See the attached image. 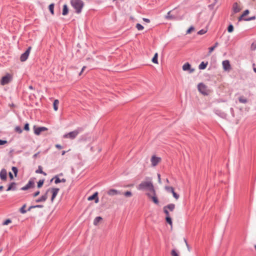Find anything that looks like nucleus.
<instances>
[{
  "label": "nucleus",
  "instance_id": "nucleus-63",
  "mask_svg": "<svg viewBox=\"0 0 256 256\" xmlns=\"http://www.w3.org/2000/svg\"><path fill=\"white\" fill-rule=\"evenodd\" d=\"M29 88L31 89V90H32L33 89L32 86H29Z\"/></svg>",
  "mask_w": 256,
  "mask_h": 256
},
{
  "label": "nucleus",
  "instance_id": "nucleus-24",
  "mask_svg": "<svg viewBox=\"0 0 256 256\" xmlns=\"http://www.w3.org/2000/svg\"><path fill=\"white\" fill-rule=\"evenodd\" d=\"M214 112L216 114L220 116L222 118H225L226 116V114L224 113V112H221L219 110H215Z\"/></svg>",
  "mask_w": 256,
  "mask_h": 256
},
{
  "label": "nucleus",
  "instance_id": "nucleus-27",
  "mask_svg": "<svg viewBox=\"0 0 256 256\" xmlns=\"http://www.w3.org/2000/svg\"><path fill=\"white\" fill-rule=\"evenodd\" d=\"M218 43L216 42L213 46L210 47L208 48V54H210L211 52L214 50L218 46Z\"/></svg>",
  "mask_w": 256,
  "mask_h": 256
},
{
  "label": "nucleus",
  "instance_id": "nucleus-19",
  "mask_svg": "<svg viewBox=\"0 0 256 256\" xmlns=\"http://www.w3.org/2000/svg\"><path fill=\"white\" fill-rule=\"evenodd\" d=\"M16 182H11L9 184V186L6 190V191L16 190Z\"/></svg>",
  "mask_w": 256,
  "mask_h": 256
},
{
  "label": "nucleus",
  "instance_id": "nucleus-18",
  "mask_svg": "<svg viewBox=\"0 0 256 256\" xmlns=\"http://www.w3.org/2000/svg\"><path fill=\"white\" fill-rule=\"evenodd\" d=\"M256 16H253L252 17H250L248 18H244V16H242V14L238 18V21H241L242 20H245V21H250L252 20H254L256 19Z\"/></svg>",
  "mask_w": 256,
  "mask_h": 256
},
{
  "label": "nucleus",
  "instance_id": "nucleus-30",
  "mask_svg": "<svg viewBox=\"0 0 256 256\" xmlns=\"http://www.w3.org/2000/svg\"><path fill=\"white\" fill-rule=\"evenodd\" d=\"M207 65H208V62L204 63V62H202L199 65L198 68L200 70H204L206 68Z\"/></svg>",
  "mask_w": 256,
  "mask_h": 256
},
{
  "label": "nucleus",
  "instance_id": "nucleus-60",
  "mask_svg": "<svg viewBox=\"0 0 256 256\" xmlns=\"http://www.w3.org/2000/svg\"><path fill=\"white\" fill-rule=\"evenodd\" d=\"M56 148H57L58 149H62V146L60 145V144H56Z\"/></svg>",
  "mask_w": 256,
  "mask_h": 256
},
{
  "label": "nucleus",
  "instance_id": "nucleus-32",
  "mask_svg": "<svg viewBox=\"0 0 256 256\" xmlns=\"http://www.w3.org/2000/svg\"><path fill=\"white\" fill-rule=\"evenodd\" d=\"M54 4H50L48 8L50 13L53 15L54 14Z\"/></svg>",
  "mask_w": 256,
  "mask_h": 256
},
{
  "label": "nucleus",
  "instance_id": "nucleus-14",
  "mask_svg": "<svg viewBox=\"0 0 256 256\" xmlns=\"http://www.w3.org/2000/svg\"><path fill=\"white\" fill-rule=\"evenodd\" d=\"M7 178V172L6 170L3 168L0 172V178L2 180H6Z\"/></svg>",
  "mask_w": 256,
  "mask_h": 256
},
{
  "label": "nucleus",
  "instance_id": "nucleus-52",
  "mask_svg": "<svg viewBox=\"0 0 256 256\" xmlns=\"http://www.w3.org/2000/svg\"><path fill=\"white\" fill-rule=\"evenodd\" d=\"M194 30V28L193 26H190L186 32L187 34L190 33L192 30Z\"/></svg>",
  "mask_w": 256,
  "mask_h": 256
},
{
  "label": "nucleus",
  "instance_id": "nucleus-43",
  "mask_svg": "<svg viewBox=\"0 0 256 256\" xmlns=\"http://www.w3.org/2000/svg\"><path fill=\"white\" fill-rule=\"evenodd\" d=\"M124 196L126 197H130L132 196V194L130 191H127L124 194Z\"/></svg>",
  "mask_w": 256,
  "mask_h": 256
},
{
  "label": "nucleus",
  "instance_id": "nucleus-23",
  "mask_svg": "<svg viewBox=\"0 0 256 256\" xmlns=\"http://www.w3.org/2000/svg\"><path fill=\"white\" fill-rule=\"evenodd\" d=\"M54 178L55 179V180H54V182L56 184H58L60 182H66V180L65 178H62V179H60L58 178V177L57 176H56Z\"/></svg>",
  "mask_w": 256,
  "mask_h": 256
},
{
  "label": "nucleus",
  "instance_id": "nucleus-35",
  "mask_svg": "<svg viewBox=\"0 0 256 256\" xmlns=\"http://www.w3.org/2000/svg\"><path fill=\"white\" fill-rule=\"evenodd\" d=\"M158 54L157 53H156L154 55V56L153 57V58L152 59V62L154 63V64L158 63Z\"/></svg>",
  "mask_w": 256,
  "mask_h": 256
},
{
  "label": "nucleus",
  "instance_id": "nucleus-57",
  "mask_svg": "<svg viewBox=\"0 0 256 256\" xmlns=\"http://www.w3.org/2000/svg\"><path fill=\"white\" fill-rule=\"evenodd\" d=\"M143 20L144 21L146 22H150V20L148 18H143Z\"/></svg>",
  "mask_w": 256,
  "mask_h": 256
},
{
  "label": "nucleus",
  "instance_id": "nucleus-61",
  "mask_svg": "<svg viewBox=\"0 0 256 256\" xmlns=\"http://www.w3.org/2000/svg\"><path fill=\"white\" fill-rule=\"evenodd\" d=\"M38 154H39V152H38V153H36V154H34V155L33 157H34V158H36Z\"/></svg>",
  "mask_w": 256,
  "mask_h": 256
},
{
  "label": "nucleus",
  "instance_id": "nucleus-22",
  "mask_svg": "<svg viewBox=\"0 0 256 256\" xmlns=\"http://www.w3.org/2000/svg\"><path fill=\"white\" fill-rule=\"evenodd\" d=\"M175 204H168L167 206H164V208L166 209L167 210H169L170 212H172L175 208Z\"/></svg>",
  "mask_w": 256,
  "mask_h": 256
},
{
  "label": "nucleus",
  "instance_id": "nucleus-55",
  "mask_svg": "<svg viewBox=\"0 0 256 256\" xmlns=\"http://www.w3.org/2000/svg\"><path fill=\"white\" fill-rule=\"evenodd\" d=\"M8 175H9V176H10V180H12L14 178L13 175L11 172H9Z\"/></svg>",
  "mask_w": 256,
  "mask_h": 256
},
{
  "label": "nucleus",
  "instance_id": "nucleus-51",
  "mask_svg": "<svg viewBox=\"0 0 256 256\" xmlns=\"http://www.w3.org/2000/svg\"><path fill=\"white\" fill-rule=\"evenodd\" d=\"M249 13H250V11H249V10H245L244 12H243V14H242V16H244H244H246V15H248Z\"/></svg>",
  "mask_w": 256,
  "mask_h": 256
},
{
  "label": "nucleus",
  "instance_id": "nucleus-26",
  "mask_svg": "<svg viewBox=\"0 0 256 256\" xmlns=\"http://www.w3.org/2000/svg\"><path fill=\"white\" fill-rule=\"evenodd\" d=\"M59 104V101L58 100H55L54 102L53 106L54 109L55 111L58 110V105Z\"/></svg>",
  "mask_w": 256,
  "mask_h": 256
},
{
  "label": "nucleus",
  "instance_id": "nucleus-15",
  "mask_svg": "<svg viewBox=\"0 0 256 256\" xmlns=\"http://www.w3.org/2000/svg\"><path fill=\"white\" fill-rule=\"evenodd\" d=\"M222 66L225 70H228L230 69V65L228 60L222 62Z\"/></svg>",
  "mask_w": 256,
  "mask_h": 256
},
{
  "label": "nucleus",
  "instance_id": "nucleus-25",
  "mask_svg": "<svg viewBox=\"0 0 256 256\" xmlns=\"http://www.w3.org/2000/svg\"><path fill=\"white\" fill-rule=\"evenodd\" d=\"M102 220V218L100 216L96 217L94 220V224L95 226H97L98 224Z\"/></svg>",
  "mask_w": 256,
  "mask_h": 256
},
{
  "label": "nucleus",
  "instance_id": "nucleus-33",
  "mask_svg": "<svg viewBox=\"0 0 256 256\" xmlns=\"http://www.w3.org/2000/svg\"><path fill=\"white\" fill-rule=\"evenodd\" d=\"M238 100L242 104H246L248 100L246 98H244V96H240L238 98Z\"/></svg>",
  "mask_w": 256,
  "mask_h": 256
},
{
  "label": "nucleus",
  "instance_id": "nucleus-48",
  "mask_svg": "<svg viewBox=\"0 0 256 256\" xmlns=\"http://www.w3.org/2000/svg\"><path fill=\"white\" fill-rule=\"evenodd\" d=\"M206 32V30H201L198 32V34L200 35H202L204 34Z\"/></svg>",
  "mask_w": 256,
  "mask_h": 256
},
{
  "label": "nucleus",
  "instance_id": "nucleus-11",
  "mask_svg": "<svg viewBox=\"0 0 256 256\" xmlns=\"http://www.w3.org/2000/svg\"><path fill=\"white\" fill-rule=\"evenodd\" d=\"M34 133L36 135H39L42 132L46 131L48 129L46 127H36V126H34Z\"/></svg>",
  "mask_w": 256,
  "mask_h": 256
},
{
  "label": "nucleus",
  "instance_id": "nucleus-2",
  "mask_svg": "<svg viewBox=\"0 0 256 256\" xmlns=\"http://www.w3.org/2000/svg\"><path fill=\"white\" fill-rule=\"evenodd\" d=\"M70 4L77 14L81 12L84 6V2L82 0H71Z\"/></svg>",
  "mask_w": 256,
  "mask_h": 256
},
{
  "label": "nucleus",
  "instance_id": "nucleus-5",
  "mask_svg": "<svg viewBox=\"0 0 256 256\" xmlns=\"http://www.w3.org/2000/svg\"><path fill=\"white\" fill-rule=\"evenodd\" d=\"M12 80V76L9 74H7L5 76H3L0 81L2 85H6L8 84Z\"/></svg>",
  "mask_w": 256,
  "mask_h": 256
},
{
  "label": "nucleus",
  "instance_id": "nucleus-8",
  "mask_svg": "<svg viewBox=\"0 0 256 256\" xmlns=\"http://www.w3.org/2000/svg\"><path fill=\"white\" fill-rule=\"evenodd\" d=\"M47 190H48V192H50L52 193L51 201L52 202L54 201V199L56 197V196H57V194L60 190V189L58 188H48Z\"/></svg>",
  "mask_w": 256,
  "mask_h": 256
},
{
  "label": "nucleus",
  "instance_id": "nucleus-9",
  "mask_svg": "<svg viewBox=\"0 0 256 256\" xmlns=\"http://www.w3.org/2000/svg\"><path fill=\"white\" fill-rule=\"evenodd\" d=\"M34 186V182L33 180H30L28 183L24 186L22 187L20 190H26Z\"/></svg>",
  "mask_w": 256,
  "mask_h": 256
},
{
  "label": "nucleus",
  "instance_id": "nucleus-46",
  "mask_svg": "<svg viewBox=\"0 0 256 256\" xmlns=\"http://www.w3.org/2000/svg\"><path fill=\"white\" fill-rule=\"evenodd\" d=\"M163 210H164V213L166 215V217L170 216V214L169 212L168 211V210H167L166 209L164 208H163Z\"/></svg>",
  "mask_w": 256,
  "mask_h": 256
},
{
  "label": "nucleus",
  "instance_id": "nucleus-39",
  "mask_svg": "<svg viewBox=\"0 0 256 256\" xmlns=\"http://www.w3.org/2000/svg\"><path fill=\"white\" fill-rule=\"evenodd\" d=\"M228 32H232L234 31V26L232 24L228 26Z\"/></svg>",
  "mask_w": 256,
  "mask_h": 256
},
{
  "label": "nucleus",
  "instance_id": "nucleus-20",
  "mask_svg": "<svg viewBox=\"0 0 256 256\" xmlns=\"http://www.w3.org/2000/svg\"><path fill=\"white\" fill-rule=\"evenodd\" d=\"M108 194L110 196H114L121 194L120 191L114 189H111L109 190L108 192Z\"/></svg>",
  "mask_w": 256,
  "mask_h": 256
},
{
  "label": "nucleus",
  "instance_id": "nucleus-34",
  "mask_svg": "<svg viewBox=\"0 0 256 256\" xmlns=\"http://www.w3.org/2000/svg\"><path fill=\"white\" fill-rule=\"evenodd\" d=\"M43 207H44V206L43 205H40V204L36 205V206H30L29 207V208H28V210L30 211V210L31 209L34 208H42Z\"/></svg>",
  "mask_w": 256,
  "mask_h": 256
},
{
  "label": "nucleus",
  "instance_id": "nucleus-28",
  "mask_svg": "<svg viewBox=\"0 0 256 256\" xmlns=\"http://www.w3.org/2000/svg\"><path fill=\"white\" fill-rule=\"evenodd\" d=\"M36 173H38V174H42L44 176H46V174L45 172L42 171V167L41 166H38V169L36 171Z\"/></svg>",
  "mask_w": 256,
  "mask_h": 256
},
{
  "label": "nucleus",
  "instance_id": "nucleus-50",
  "mask_svg": "<svg viewBox=\"0 0 256 256\" xmlns=\"http://www.w3.org/2000/svg\"><path fill=\"white\" fill-rule=\"evenodd\" d=\"M24 130L26 131H28L30 130L29 124L28 123L25 124L24 126Z\"/></svg>",
  "mask_w": 256,
  "mask_h": 256
},
{
  "label": "nucleus",
  "instance_id": "nucleus-1",
  "mask_svg": "<svg viewBox=\"0 0 256 256\" xmlns=\"http://www.w3.org/2000/svg\"><path fill=\"white\" fill-rule=\"evenodd\" d=\"M138 189L142 190H148L151 193L154 192V188L151 181L142 182L138 186Z\"/></svg>",
  "mask_w": 256,
  "mask_h": 256
},
{
  "label": "nucleus",
  "instance_id": "nucleus-45",
  "mask_svg": "<svg viewBox=\"0 0 256 256\" xmlns=\"http://www.w3.org/2000/svg\"><path fill=\"white\" fill-rule=\"evenodd\" d=\"M256 49V42H254L251 44V50H254Z\"/></svg>",
  "mask_w": 256,
  "mask_h": 256
},
{
  "label": "nucleus",
  "instance_id": "nucleus-56",
  "mask_svg": "<svg viewBox=\"0 0 256 256\" xmlns=\"http://www.w3.org/2000/svg\"><path fill=\"white\" fill-rule=\"evenodd\" d=\"M158 182L161 183V179H160V174H158Z\"/></svg>",
  "mask_w": 256,
  "mask_h": 256
},
{
  "label": "nucleus",
  "instance_id": "nucleus-31",
  "mask_svg": "<svg viewBox=\"0 0 256 256\" xmlns=\"http://www.w3.org/2000/svg\"><path fill=\"white\" fill-rule=\"evenodd\" d=\"M164 188L168 192H172L174 190V188L172 186H165Z\"/></svg>",
  "mask_w": 256,
  "mask_h": 256
},
{
  "label": "nucleus",
  "instance_id": "nucleus-16",
  "mask_svg": "<svg viewBox=\"0 0 256 256\" xmlns=\"http://www.w3.org/2000/svg\"><path fill=\"white\" fill-rule=\"evenodd\" d=\"M165 18L168 20H177V17L176 16L171 14V11L168 12L167 14L165 16Z\"/></svg>",
  "mask_w": 256,
  "mask_h": 256
},
{
  "label": "nucleus",
  "instance_id": "nucleus-44",
  "mask_svg": "<svg viewBox=\"0 0 256 256\" xmlns=\"http://www.w3.org/2000/svg\"><path fill=\"white\" fill-rule=\"evenodd\" d=\"M172 256H178V254L176 252L175 250H172L171 252Z\"/></svg>",
  "mask_w": 256,
  "mask_h": 256
},
{
  "label": "nucleus",
  "instance_id": "nucleus-59",
  "mask_svg": "<svg viewBox=\"0 0 256 256\" xmlns=\"http://www.w3.org/2000/svg\"><path fill=\"white\" fill-rule=\"evenodd\" d=\"M86 68V66H84L82 67V70H81V72H80V74H82V72H83V71L84 70V69Z\"/></svg>",
  "mask_w": 256,
  "mask_h": 256
},
{
  "label": "nucleus",
  "instance_id": "nucleus-37",
  "mask_svg": "<svg viewBox=\"0 0 256 256\" xmlns=\"http://www.w3.org/2000/svg\"><path fill=\"white\" fill-rule=\"evenodd\" d=\"M166 222L170 225L172 226V220L170 216L166 217Z\"/></svg>",
  "mask_w": 256,
  "mask_h": 256
},
{
  "label": "nucleus",
  "instance_id": "nucleus-40",
  "mask_svg": "<svg viewBox=\"0 0 256 256\" xmlns=\"http://www.w3.org/2000/svg\"><path fill=\"white\" fill-rule=\"evenodd\" d=\"M136 28L138 30H142L144 29V26L140 24H136Z\"/></svg>",
  "mask_w": 256,
  "mask_h": 256
},
{
  "label": "nucleus",
  "instance_id": "nucleus-12",
  "mask_svg": "<svg viewBox=\"0 0 256 256\" xmlns=\"http://www.w3.org/2000/svg\"><path fill=\"white\" fill-rule=\"evenodd\" d=\"M182 70L188 71L189 73H192L194 71V69L191 68V66L188 62H186L183 65Z\"/></svg>",
  "mask_w": 256,
  "mask_h": 256
},
{
  "label": "nucleus",
  "instance_id": "nucleus-36",
  "mask_svg": "<svg viewBox=\"0 0 256 256\" xmlns=\"http://www.w3.org/2000/svg\"><path fill=\"white\" fill-rule=\"evenodd\" d=\"M44 183V180H40L38 181V188H41L42 186Z\"/></svg>",
  "mask_w": 256,
  "mask_h": 256
},
{
  "label": "nucleus",
  "instance_id": "nucleus-47",
  "mask_svg": "<svg viewBox=\"0 0 256 256\" xmlns=\"http://www.w3.org/2000/svg\"><path fill=\"white\" fill-rule=\"evenodd\" d=\"M172 194L173 196L176 199L178 200L179 198V195L175 192L174 190L172 192Z\"/></svg>",
  "mask_w": 256,
  "mask_h": 256
},
{
  "label": "nucleus",
  "instance_id": "nucleus-58",
  "mask_svg": "<svg viewBox=\"0 0 256 256\" xmlns=\"http://www.w3.org/2000/svg\"><path fill=\"white\" fill-rule=\"evenodd\" d=\"M187 248H188V252H190V246L188 245V243H186V245Z\"/></svg>",
  "mask_w": 256,
  "mask_h": 256
},
{
  "label": "nucleus",
  "instance_id": "nucleus-64",
  "mask_svg": "<svg viewBox=\"0 0 256 256\" xmlns=\"http://www.w3.org/2000/svg\"><path fill=\"white\" fill-rule=\"evenodd\" d=\"M254 71L256 72V68H254Z\"/></svg>",
  "mask_w": 256,
  "mask_h": 256
},
{
  "label": "nucleus",
  "instance_id": "nucleus-6",
  "mask_svg": "<svg viewBox=\"0 0 256 256\" xmlns=\"http://www.w3.org/2000/svg\"><path fill=\"white\" fill-rule=\"evenodd\" d=\"M31 49H32L31 46H29L28 48V49L26 50L24 53L22 54V55L20 56V60L21 62H25L28 59Z\"/></svg>",
  "mask_w": 256,
  "mask_h": 256
},
{
  "label": "nucleus",
  "instance_id": "nucleus-7",
  "mask_svg": "<svg viewBox=\"0 0 256 256\" xmlns=\"http://www.w3.org/2000/svg\"><path fill=\"white\" fill-rule=\"evenodd\" d=\"M146 194L152 200L155 204H158L159 201L158 200V198L156 197V192L155 190H154V193L148 192V193H146Z\"/></svg>",
  "mask_w": 256,
  "mask_h": 256
},
{
  "label": "nucleus",
  "instance_id": "nucleus-49",
  "mask_svg": "<svg viewBox=\"0 0 256 256\" xmlns=\"http://www.w3.org/2000/svg\"><path fill=\"white\" fill-rule=\"evenodd\" d=\"M12 222L11 220L10 219L6 220L2 224L3 225H7L8 224Z\"/></svg>",
  "mask_w": 256,
  "mask_h": 256
},
{
  "label": "nucleus",
  "instance_id": "nucleus-41",
  "mask_svg": "<svg viewBox=\"0 0 256 256\" xmlns=\"http://www.w3.org/2000/svg\"><path fill=\"white\" fill-rule=\"evenodd\" d=\"M26 206V204H24L20 208V212L22 214H25L26 212V210H25V208Z\"/></svg>",
  "mask_w": 256,
  "mask_h": 256
},
{
  "label": "nucleus",
  "instance_id": "nucleus-62",
  "mask_svg": "<svg viewBox=\"0 0 256 256\" xmlns=\"http://www.w3.org/2000/svg\"><path fill=\"white\" fill-rule=\"evenodd\" d=\"M3 188H4L3 186H0V191L2 190Z\"/></svg>",
  "mask_w": 256,
  "mask_h": 256
},
{
  "label": "nucleus",
  "instance_id": "nucleus-17",
  "mask_svg": "<svg viewBox=\"0 0 256 256\" xmlns=\"http://www.w3.org/2000/svg\"><path fill=\"white\" fill-rule=\"evenodd\" d=\"M241 8L239 7L237 2H234L232 6V10L234 14L240 12Z\"/></svg>",
  "mask_w": 256,
  "mask_h": 256
},
{
  "label": "nucleus",
  "instance_id": "nucleus-4",
  "mask_svg": "<svg viewBox=\"0 0 256 256\" xmlns=\"http://www.w3.org/2000/svg\"><path fill=\"white\" fill-rule=\"evenodd\" d=\"M198 88L199 92L204 95H208L210 93V90L203 83H200L198 86Z\"/></svg>",
  "mask_w": 256,
  "mask_h": 256
},
{
  "label": "nucleus",
  "instance_id": "nucleus-38",
  "mask_svg": "<svg viewBox=\"0 0 256 256\" xmlns=\"http://www.w3.org/2000/svg\"><path fill=\"white\" fill-rule=\"evenodd\" d=\"M12 170L14 174V176H16L18 172V170L17 168H16L15 166H12Z\"/></svg>",
  "mask_w": 256,
  "mask_h": 256
},
{
  "label": "nucleus",
  "instance_id": "nucleus-53",
  "mask_svg": "<svg viewBox=\"0 0 256 256\" xmlns=\"http://www.w3.org/2000/svg\"><path fill=\"white\" fill-rule=\"evenodd\" d=\"M7 142H8L6 140H0V145L4 144Z\"/></svg>",
  "mask_w": 256,
  "mask_h": 256
},
{
  "label": "nucleus",
  "instance_id": "nucleus-29",
  "mask_svg": "<svg viewBox=\"0 0 256 256\" xmlns=\"http://www.w3.org/2000/svg\"><path fill=\"white\" fill-rule=\"evenodd\" d=\"M68 8L66 4H64L63 6L62 10V15L66 16L68 14Z\"/></svg>",
  "mask_w": 256,
  "mask_h": 256
},
{
  "label": "nucleus",
  "instance_id": "nucleus-42",
  "mask_svg": "<svg viewBox=\"0 0 256 256\" xmlns=\"http://www.w3.org/2000/svg\"><path fill=\"white\" fill-rule=\"evenodd\" d=\"M15 130L16 132H18V134H20L22 132V130L20 126H16L15 128Z\"/></svg>",
  "mask_w": 256,
  "mask_h": 256
},
{
  "label": "nucleus",
  "instance_id": "nucleus-13",
  "mask_svg": "<svg viewBox=\"0 0 256 256\" xmlns=\"http://www.w3.org/2000/svg\"><path fill=\"white\" fill-rule=\"evenodd\" d=\"M48 190H46V193L42 195L40 198L36 200V202H45L48 198Z\"/></svg>",
  "mask_w": 256,
  "mask_h": 256
},
{
  "label": "nucleus",
  "instance_id": "nucleus-54",
  "mask_svg": "<svg viewBox=\"0 0 256 256\" xmlns=\"http://www.w3.org/2000/svg\"><path fill=\"white\" fill-rule=\"evenodd\" d=\"M40 193V191H39V190H38L37 192H35L34 194H33L34 197H36V196H38V195H39Z\"/></svg>",
  "mask_w": 256,
  "mask_h": 256
},
{
  "label": "nucleus",
  "instance_id": "nucleus-10",
  "mask_svg": "<svg viewBox=\"0 0 256 256\" xmlns=\"http://www.w3.org/2000/svg\"><path fill=\"white\" fill-rule=\"evenodd\" d=\"M160 158L152 156L150 159L152 166H156L160 162Z\"/></svg>",
  "mask_w": 256,
  "mask_h": 256
},
{
  "label": "nucleus",
  "instance_id": "nucleus-3",
  "mask_svg": "<svg viewBox=\"0 0 256 256\" xmlns=\"http://www.w3.org/2000/svg\"><path fill=\"white\" fill-rule=\"evenodd\" d=\"M83 130V128H78L76 130L70 132L66 133L63 136V138H69L70 140L74 139L78 134Z\"/></svg>",
  "mask_w": 256,
  "mask_h": 256
},
{
  "label": "nucleus",
  "instance_id": "nucleus-21",
  "mask_svg": "<svg viewBox=\"0 0 256 256\" xmlns=\"http://www.w3.org/2000/svg\"><path fill=\"white\" fill-rule=\"evenodd\" d=\"M88 200H95V202L97 203L98 202V192H96L92 196H89L88 198Z\"/></svg>",
  "mask_w": 256,
  "mask_h": 256
}]
</instances>
